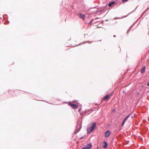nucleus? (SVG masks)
Instances as JSON below:
<instances>
[{"label": "nucleus", "instance_id": "f257e3e1", "mask_svg": "<svg viewBox=\"0 0 149 149\" xmlns=\"http://www.w3.org/2000/svg\"><path fill=\"white\" fill-rule=\"evenodd\" d=\"M96 127V124L95 123H93L90 127H88L87 128V130L88 133H91L93 131Z\"/></svg>", "mask_w": 149, "mask_h": 149}, {"label": "nucleus", "instance_id": "f03ea898", "mask_svg": "<svg viewBox=\"0 0 149 149\" xmlns=\"http://www.w3.org/2000/svg\"><path fill=\"white\" fill-rule=\"evenodd\" d=\"M138 6H137V7H136V8L133 11H132V12L130 13H129L128 14H127V15H124V16H123L121 17H115L113 19H122L123 18H125V17H126L127 16H128L129 14H130L131 13H132L133 12H134V11H135L137 9V7H138Z\"/></svg>", "mask_w": 149, "mask_h": 149}, {"label": "nucleus", "instance_id": "7ed1b4c3", "mask_svg": "<svg viewBox=\"0 0 149 149\" xmlns=\"http://www.w3.org/2000/svg\"><path fill=\"white\" fill-rule=\"evenodd\" d=\"M78 15L79 17L81 18V19H85L86 17V15L84 14L80 13L78 14Z\"/></svg>", "mask_w": 149, "mask_h": 149}, {"label": "nucleus", "instance_id": "20e7f679", "mask_svg": "<svg viewBox=\"0 0 149 149\" xmlns=\"http://www.w3.org/2000/svg\"><path fill=\"white\" fill-rule=\"evenodd\" d=\"M112 94H111L110 95H107L105 96L104 98L103 99L107 101L110 97L112 95Z\"/></svg>", "mask_w": 149, "mask_h": 149}, {"label": "nucleus", "instance_id": "39448f33", "mask_svg": "<svg viewBox=\"0 0 149 149\" xmlns=\"http://www.w3.org/2000/svg\"><path fill=\"white\" fill-rule=\"evenodd\" d=\"M92 147L91 144H88L86 146L84 147L83 148L84 149H90Z\"/></svg>", "mask_w": 149, "mask_h": 149}, {"label": "nucleus", "instance_id": "423d86ee", "mask_svg": "<svg viewBox=\"0 0 149 149\" xmlns=\"http://www.w3.org/2000/svg\"><path fill=\"white\" fill-rule=\"evenodd\" d=\"M105 11L103 9H98L97 10H96L95 13L96 14H98L99 13H103Z\"/></svg>", "mask_w": 149, "mask_h": 149}, {"label": "nucleus", "instance_id": "0eeeda50", "mask_svg": "<svg viewBox=\"0 0 149 149\" xmlns=\"http://www.w3.org/2000/svg\"><path fill=\"white\" fill-rule=\"evenodd\" d=\"M105 136L106 137H108L110 134V132L109 130H107L106 132H105L104 133Z\"/></svg>", "mask_w": 149, "mask_h": 149}, {"label": "nucleus", "instance_id": "6e6552de", "mask_svg": "<svg viewBox=\"0 0 149 149\" xmlns=\"http://www.w3.org/2000/svg\"><path fill=\"white\" fill-rule=\"evenodd\" d=\"M130 114H129L123 120L122 123V125L123 126L125 122V121L127 120V119L130 116Z\"/></svg>", "mask_w": 149, "mask_h": 149}, {"label": "nucleus", "instance_id": "1a4fd4ad", "mask_svg": "<svg viewBox=\"0 0 149 149\" xmlns=\"http://www.w3.org/2000/svg\"><path fill=\"white\" fill-rule=\"evenodd\" d=\"M69 105L73 109L76 108L77 107V105L72 103H69Z\"/></svg>", "mask_w": 149, "mask_h": 149}, {"label": "nucleus", "instance_id": "9d476101", "mask_svg": "<svg viewBox=\"0 0 149 149\" xmlns=\"http://www.w3.org/2000/svg\"><path fill=\"white\" fill-rule=\"evenodd\" d=\"M116 3V2L115 1H111L108 3V6L109 7H111L112 4Z\"/></svg>", "mask_w": 149, "mask_h": 149}, {"label": "nucleus", "instance_id": "9b49d317", "mask_svg": "<svg viewBox=\"0 0 149 149\" xmlns=\"http://www.w3.org/2000/svg\"><path fill=\"white\" fill-rule=\"evenodd\" d=\"M103 147L104 148H106L107 146V143L105 141H104V142L103 143Z\"/></svg>", "mask_w": 149, "mask_h": 149}, {"label": "nucleus", "instance_id": "f8f14e48", "mask_svg": "<svg viewBox=\"0 0 149 149\" xmlns=\"http://www.w3.org/2000/svg\"><path fill=\"white\" fill-rule=\"evenodd\" d=\"M149 10L147 8V9L146 10H145L144 11V12L142 13V14H141V17H143V15H144V14L146 13V12Z\"/></svg>", "mask_w": 149, "mask_h": 149}, {"label": "nucleus", "instance_id": "ddd939ff", "mask_svg": "<svg viewBox=\"0 0 149 149\" xmlns=\"http://www.w3.org/2000/svg\"><path fill=\"white\" fill-rule=\"evenodd\" d=\"M2 17L3 18V19H8V16L6 14L3 15L2 16Z\"/></svg>", "mask_w": 149, "mask_h": 149}, {"label": "nucleus", "instance_id": "4468645a", "mask_svg": "<svg viewBox=\"0 0 149 149\" xmlns=\"http://www.w3.org/2000/svg\"><path fill=\"white\" fill-rule=\"evenodd\" d=\"M145 70V66H144L143 68H142L141 70V72L142 73H143Z\"/></svg>", "mask_w": 149, "mask_h": 149}, {"label": "nucleus", "instance_id": "2eb2a0df", "mask_svg": "<svg viewBox=\"0 0 149 149\" xmlns=\"http://www.w3.org/2000/svg\"><path fill=\"white\" fill-rule=\"evenodd\" d=\"M129 0H122V2L123 3H124L125 2H127Z\"/></svg>", "mask_w": 149, "mask_h": 149}, {"label": "nucleus", "instance_id": "dca6fc26", "mask_svg": "<svg viewBox=\"0 0 149 149\" xmlns=\"http://www.w3.org/2000/svg\"><path fill=\"white\" fill-rule=\"evenodd\" d=\"M120 1L119 0H116V1H115L116 2V3H117L118 2H119Z\"/></svg>", "mask_w": 149, "mask_h": 149}, {"label": "nucleus", "instance_id": "f3484780", "mask_svg": "<svg viewBox=\"0 0 149 149\" xmlns=\"http://www.w3.org/2000/svg\"><path fill=\"white\" fill-rule=\"evenodd\" d=\"M100 18H99V17H96L95 18V19H100Z\"/></svg>", "mask_w": 149, "mask_h": 149}, {"label": "nucleus", "instance_id": "a211bd4d", "mask_svg": "<svg viewBox=\"0 0 149 149\" xmlns=\"http://www.w3.org/2000/svg\"><path fill=\"white\" fill-rule=\"evenodd\" d=\"M147 85H148V86H149V83H148L147 84Z\"/></svg>", "mask_w": 149, "mask_h": 149}, {"label": "nucleus", "instance_id": "6ab92c4d", "mask_svg": "<svg viewBox=\"0 0 149 149\" xmlns=\"http://www.w3.org/2000/svg\"><path fill=\"white\" fill-rule=\"evenodd\" d=\"M146 15H144V17H142V19H143V18L145 17V16H146Z\"/></svg>", "mask_w": 149, "mask_h": 149}, {"label": "nucleus", "instance_id": "aec40b11", "mask_svg": "<svg viewBox=\"0 0 149 149\" xmlns=\"http://www.w3.org/2000/svg\"><path fill=\"white\" fill-rule=\"evenodd\" d=\"M90 22H87L86 23L89 24V23H90Z\"/></svg>", "mask_w": 149, "mask_h": 149}, {"label": "nucleus", "instance_id": "412c9836", "mask_svg": "<svg viewBox=\"0 0 149 149\" xmlns=\"http://www.w3.org/2000/svg\"><path fill=\"white\" fill-rule=\"evenodd\" d=\"M97 149H99V148H98V146H97Z\"/></svg>", "mask_w": 149, "mask_h": 149}, {"label": "nucleus", "instance_id": "4be33fe9", "mask_svg": "<svg viewBox=\"0 0 149 149\" xmlns=\"http://www.w3.org/2000/svg\"><path fill=\"white\" fill-rule=\"evenodd\" d=\"M93 8H96V7H94Z\"/></svg>", "mask_w": 149, "mask_h": 149}, {"label": "nucleus", "instance_id": "5701e85b", "mask_svg": "<svg viewBox=\"0 0 149 149\" xmlns=\"http://www.w3.org/2000/svg\"><path fill=\"white\" fill-rule=\"evenodd\" d=\"M0 19H2V17H0Z\"/></svg>", "mask_w": 149, "mask_h": 149}, {"label": "nucleus", "instance_id": "b1692460", "mask_svg": "<svg viewBox=\"0 0 149 149\" xmlns=\"http://www.w3.org/2000/svg\"><path fill=\"white\" fill-rule=\"evenodd\" d=\"M90 10V9H88V11H89Z\"/></svg>", "mask_w": 149, "mask_h": 149}, {"label": "nucleus", "instance_id": "393cba45", "mask_svg": "<svg viewBox=\"0 0 149 149\" xmlns=\"http://www.w3.org/2000/svg\"><path fill=\"white\" fill-rule=\"evenodd\" d=\"M85 20H88L87 19H85Z\"/></svg>", "mask_w": 149, "mask_h": 149}, {"label": "nucleus", "instance_id": "a878e982", "mask_svg": "<svg viewBox=\"0 0 149 149\" xmlns=\"http://www.w3.org/2000/svg\"><path fill=\"white\" fill-rule=\"evenodd\" d=\"M138 19H140V17L138 18Z\"/></svg>", "mask_w": 149, "mask_h": 149}]
</instances>
